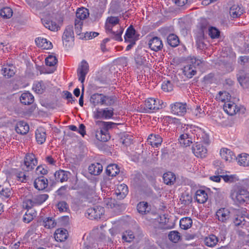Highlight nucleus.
<instances>
[{
  "label": "nucleus",
  "instance_id": "obj_44",
  "mask_svg": "<svg viewBox=\"0 0 249 249\" xmlns=\"http://www.w3.org/2000/svg\"><path fill=\"white\" fill-rule=\"evenodd\" d=\"M97 245L91 237L87 238L84 240L83 249H97Z\"/></svg>",
  "mask_w": 249,
  "mask_h": 249
},
{
  "label": "nucleus",
  "instance_id": "obj_63",
  "mask_svg": "<svg viewBox=\"0 0 249 249\" xmlns=\"http://www.w3.org/2000/svg\"><path fill=\"white\" fill-rule=\"evenodd\" d=\"M245 222V217L243 215H237L234 220V223L236 226L244 225Z\"/></svg>",
  "mask_w": 249,
  "mask_h": 249
},
{
  "label": "nucleus",
  "instance_id": "obj_1",
  "mask_svg": "<svg viewBox=\"0 0 249 249\" xmlns=\"http://www.w3.org/2000/svg\"><path fill=\"white\" fill-rule=\"evenodd\" d=\"M178 131L180 133L178 138L180 144L184 147L190 146L194 140L193 127L184 124L178 128Z\"/></svg>",
  "mask_w": 249,
  "mask_h": 249
},
{
  "label": "nucleus",
  "instance_id": "obj_46",
  "mask_svg": "<svg viewBox=\"0 0 249 249\" xmlns=\"http://www.w3.org/2000/svg\"><path fill=\"white\" fill-rule=\"evenodd\" d=\"M96 124L101 127L103 130H106L108 132V130L114 127L116 124L113 122H106L104 121H98L96 122Z\"/></svg>",
  "mask_w": 249,
  "mask_h": 249
},
{
  "label": "nucleus",
  "instance_id": "obj_59",
  "mask_svg": "<svg viewBox=\"0 0 249 249\" xmlns=\"http://www.w3.org/2000/svg\"><path fill=\"white\" fill-rule=\"evenodd\" d=\"M47 167L43 165H39L36 169V174L38 175H45L48 173Z\"/></svg>",
  "mask_w": 249,
  "mask_h": 249
},
{
  "label": "nucleus",
  "instance_id": "obj_17",
  "mask_svg": "<svg viewBox=\"0 0 249 249\" xmlns=\"http://www.w3.org/2000/svg\"><path fill=\"white\" fill-rule=\"evenodd\" d=\"M128 192V187L124 184L118 185L115 190V194L117 196L118 199H119L124 198L127 195Z\"/></svg>",
  "mask_w": 249,
  "mask_h": 249
},
{
  "label": "nucleus",
  "instance_id": "obj_50",
  "mask_svg": "<svg viewBox=\"0 0 249 249\" xmlns=\"http://www.w3.org/2000/svg\"><path fill=\"white\" fill-rule=\"evenodd\" d=\"M13 15V10L9 7H3L0 10V16L5 18H9Z\"/></svg>",
  "mask_w": 249,
  "mask_h": 249
},
{
  "label": "nucleus",
  "instance_id": "obj_45",
  "mask_svg": "<svg viewBox=\"0 0 249 249\" xmlns=\"http://www.w3.org/2000/svg\"><path fill=\"white\" fill-rule=\"evenodd\" d=\"M192 220L190 217H186L180 219L179 225L181 229L187 230L189 229L192 225Z\"/></svg>",
  "mask_w": 249,
  "mask_h": 249
},
{
  "label": "nucleus",
  "instance_id": "obj_53",
  "mask_svg": "<svg viewBox=\"0 0 249 249\" xmlns=\"http://www.w3.org/2000/svg\"><path fill=\"white\" fill-rule=\"evenodd\" d=\"M168 238L172 242L177 243L180 239V233L176 231H171L168 234Z\"/></svg>",
  "mask_w": 249,
  "mask_h": 249
},
{
  "label": "nucleus",
  "instance_id": "obj_4",
  "mask_svg": "<svg viewBox=\"0 0 249 249\" xmlns=\"http://www.w3.org/2000/svg\"><path fill=\"white\" fill-rule=\"evenodd\" d=\"M37 164V160L33 153L26 154L24 161L21 164L22 169L25 172L32 171Z\"/></svg>",
  "mask_w": 249,
  "mask_h": 249
},
{
  "label": "nucleus",
  "instance_id": "obj_38",
  "mask_svg": "<svg viewBox=\"0 0 249 249\" xmlns=\"http://www.w3.org/2000/svg\"><path fill=\"white\" fill-rule=\"evenodd\" d=\"M36 138L39 144L43 143L46 139V134L43 128L37 129L36 131Z\"/></svg>",
  "mask_w": 249,
  "mask_h": 249
},
{
  "label": "nucleus",
  "instance_id": "obj_3",
  "mask_svg": "<svg viewBox=\"0 0 249 249\" xmlns=\"http://www.w3.org/2000/svg\"><path fill=\"white\" fill-rule=\"evenodd\" d=\"M49 196L47 194H40L35 196L32 199L26 198L23 201V206L27 209H31L35 206L39 205L45 202Z\"/></svg>",
  "mask_w": 249,
  "mask_h": 249
},
{
  "label": "nucleus",
  "instance_id": "obj_10",
  "mask_svg": "<svg viewBox=\"0 0 249 249\" xmlns=\"http://www.w3.org/2000/svg\"><path fill=\"white\" fill-rule=\"evenodd\" d=\"M89 71V66L88 63L85 60H83L81 65L77 69V75L78 79L83 84L86 76Z\"/></svg>",
  "mask_w": 249,
  "mask_h": 249
},
{
  "label": "nucleus",
  "instance_id": "obj_40",
  "mask_svg": "<svg viewBox=\"0 0 249 249\" xmlns=\"http://www.w3.org/2000/svg\"><path fill=\"white\" fill-rule=\"evenodd\" d=\"M104 94L95 93L91 95L90 102L94 106L97 105H103Z\"/></svg>",
  "mask_w": 249,
  "mask_h": 249
},
{
  "label": "nucleus",
  "instance_id": "obj_41",
  "mask_svg": "<svg viewBox=\"0 0 249 249\" xmlns=\"http://www.w3.org/2000/svg\"><path fill=\"white\" fill-rule=\"evenodd\" d=\"M195 68L191 65L188 64L186 65L183 69V72L184 74L189 78H192L196 73Z\"/></svg>",
  "mask_w": 249,
  "mask_h": 249
},
{
  "label": "nucleus",
  "instance_id": "obj_32",
  "mask_svg": "<svg viewBox=\"0 0 249 249\" xmlns=\"http://www.w3.org/2000/svg\"><path fill=\"white\" fill-rule=\"evenodd\" d=\"M137 209L139 213L145 214L151 211V207L147 202L141 201L137 204Z\"/></svg>",
  "mask_w": 249,
  "mask_h": 249
},
{
  "label": "nucleus",
  "instance_id": "obj_25",
  "mask_svg": "<svg viewBox=\"0 0 249 249\" xmlns=\"http://www.w3.org/2000/svg\"><path fill=\"white\" fill-rule=\"evenodd\" d=\"M15 130L18 134L24 135L28 132L29 126L26 122L19 121L17 124Z\"/></svg>",
  "mask_w": 249,
  "mask_h": 249
},
{
  "label": "nucleus",
  "instance_id": "obj_42",
  "mask_svg": "<svg viewBox=\"0 0 249 249\" xmlns=\"http://www.w3.org/2000/svg\"><path fill=\"white\" fill-rule=\"evenodd\" d=\"M33 89L37 94H42L46 89V86L42 81L36 82L33 85Z\"/></svg>",
  "mask_w": 249,
  "mask_h": 249
},
{
  "label": "nucleus",
  "instance_id": "obj_21",
  "mask_svg": "<svg viewBox=\"0 0 249 249\" xmlns=\"http://www.w3.org/2000/svg\"><path fill=\"white\" fill-rule=\"evenodd\" d=\"M147 142L152 147H158L162 142V138L159 135L152 134L149 136Z\"/></svg>",
  "mask_w": 249,
  "mask_h": 249
},
{
  "label": "nucleus",
  "instance_id": "obj_62",
  "mask_svg": "<svg viewBox=\"0 0 249 249\" xmlns=\"http://www.w3.org/2000/svg\"><path fill=\"white\" fill-rule=\"evenodd\" d=\"M57 207L60 212H66L69 209L68 204L64 201L59 202L57 204Z\"/></svg>",
  "mask_w": 249,
  "mask_h": 249
},
{
  "label": "nucleus",
  "instance_id": "obj_30",
  "mask_svg": "<svg viewBox=\"0 0 249 249\" xmlns=\"http://www.w3.org/2000/svg\"><path fill=\"white\" fill-rule=\"evenodd\" d=\"M74 38V32L73 30V26L72 25H68L66 27L63 35L62 36L63 40L66 42H69L71 39Z\"/></svg>",
  "mask_w": 249,
  "mask_h": 249
},
{
  "label": "nucleus",
  "instance_id": "obj_11",
  "mask_svg": "<svg viewBox=\"0 0 249 249\" xmlns=\"http://www.w3.org/2000/svg\"><path fill=\"white\" fill-rule=\"evenodd\" d=\"M236 200L240 204L249 202V191L244 189H240L235 193Z\"/></svg>",
  "mask_w": 249,
  "mask_h": 249
},
{
  "label": "nucleus",
  "instance_id": "obj_28",
  "mask_svg": "<svg viewBox=\"0 0 249 249\" xmlns=\"http://www.w3.org/2000/svg\"><path fill=\"white\" fill-rule=\"evenodd\" d=\"M219 239L215 235L211 234L204 238V244L209 247L213 248L218 242Z\"/></svg>",
  "mask_w": 249,
  "mask_h": 249
},
{
  "label": "nucleus",
  "instance_id": "obj_56",
  "mask_svg": "<svg viewBox=\"0 0 249 249\" xmlns=\"http://www.w3.org/2000/svg\"><path fill=\"white\" fill-rule=\"evenodd\" d=\"M231 95L227 91H220L219 92V96L217 97L218 100L221 101L222 102H226L228 101H230L231 99Z\"/></svg>",
  "mask_w": 249,
  "mask_h": 249
},
{
  "label": "nucleus",
  "instance_id": "obj_29",
  "mask_svg": "<svg viewBox=\"0 0 249 249\" xmlns=\"http://www.w3.org/2000/svg\"><path fill=\"white\" fill-rule=\"evenodd\" d=\"M69 174V173L68 172L60 170L56 171L54 173V176L56 181L63 182L66 181L68 179Z\"/></svg>",
  "mask_w": 249,
  "mask_h": 249
},
{
  "label": "nucleus",
  "instance_id": "obj_34",
  "mask_svg": "<svg viewBox=\"0 0 249 249\" xmlns=\"http://www.w3.org/2000/svg\"><path fill=\"white\" fill-rule=\"evenodd\" d=\"M21 103L24 105H30L34 101L33 95L29 92L23 93L20 97Z\"/></svg>",
  "mask_w": 249,
  "mask_h": 249
},
{
  "label": "nucleus",
  "instance_id": "obj_14",
  "mask_svg": "<svg viewBox=\"0 0 249 249\" xmlns=\"http://www.w3.org/2000/svg\"><path fill=\"white\" fill-rule=\"evenodd\" d=\"M149 48L155 52L161 50L163 48V44L161 39L157 36L151 38L148 42Z\"/></svg>",
  "mask_w": 249,
  "mask_h": 249
},
{
  "label": "nucleus",
  "instance_id": "obj_9",
  "mask_svg": "<svg viewBox=\"0 0 249 249\" xmlns=\"http://www.w3.org/2000/svg\"><path fill=\"white\" fill-rule=\"evenodd\" d=\"M170 107L171 112L178 116H183L187 111L186 103L176 102L171 105Z\"/></svg>",
  "mask_w": 249,
  "mask_h": 249
},
{
  "label": "nucleus",
  "instance_id": "obj_43",
  "mask_svg": "<svg viewBox=\"0 0 249 249\" xmlns=\"http://www.w3.org/2000/svg\"><path fill=\"white\" fill-rule=\"evenodd\" d=\"M167 41L168 44L172 47L178 46L179 43L178 36L173 34H170L168 36Z\"/></svg>",
  "mask_w": 249,
  "mask_h": 249
},
{
  "label": "nucleus",
  "instance_id": "obj_27",
  "mask_svg": "<svg viewBox=\"0 0 249 249\" xmlns=\"http://www.w3.org/2000/svg\"><path fill=\"white\" fill-rule=\"evenodd\" d=\"M95 137L98 140L103 142H106L110 138L108 132L102 128L96 131Z\"/></svg>",
  "mask_w": 249,
  "mask_h": 249
},
{
  "label": "nucleus",
  "instance_id": "obj_58",
  "mask_svg": "<svg viewBox=\"0 0 249 249\" xmlns=\"http://www.w3.org/2000/svg\"><path fill=\"white\" fill-rule=\"evenodd\" d=\"M161 89L164 91L169 92L173 89V85L170 81H165L162 83Z\"/></svg>",
  "mask_w": 249,
  "mask_h": 249
},
{
  "label": "nucleus",
  "instance_id": "obj_13",
  "mask_svg": "<svg viewBox=\"0 0 249 249\" xmlns=\"http://www.w3.org/2000/svg\"><path fill=\"white\" fill-rule=\"evenodd\" d=\"M238 81L244 89H249V73L241 70L237 75Z\"/></svg>",
  "mask_w": 249,
  "mask_h": 249
},
{
  "label": "nucleus",
  "instance_id": "obj_64",
  "mask_svg": "<svg viewBox=\"0 0 249 249\" xmlns=\"http://www.w3.org/2000/svg\"><path fill=\"white\" fill-rule=\"evenodd\" d=\"M119 21L120 20L119 18L117 17L111 16L110 17H108L107 19V22L112 26H115L119 24Z\"/></svg>",
  "mask_w": 249,
  "mask_h": 249
},
{
  "label": "nucleus",
  "instance_id": "obj_54",
  "mask_svg": "<svg viewBox=\"0 0 249 249\" xmlns=\"http://www.w3.org/2000/svg\"><path fill=\"white\" fill-rule=\"evenodd\" d=\"M132 136L131 135L126 134L121 137L120 142L123 144L127 146L132 143Z\"/></svg>",
  "mask_w": 249,
  "mask_h": 249
},
{
  "label": "nucleus",
  "instance_id": "obj_6",
  "mask_svg": "<svg viewBox=\"0 0 249 249\" xmlns=\"http://www.w3.org/2000/svg\"><path fill=\"white\" fill-rule=\"evenodd\" d=\"M114 114V109L107 107L103 109H97L94 112V117L96 119H109Z\"/></svg>",
  "mask_w": 249,
  "mask_h": 249
},
{
  "label": "nucleus",
  "instance_id": "obj_5",
  "mask_svg": "<svg viewBox=\"0 0 249 249\" xmlns=\"http://www.w3.org/2000/svg\"><path fill=\"white\" fill-rule=\"evenodd\" d=\"M163 103L158 99L149 98L145 101L144 109L146 112H154L162 108Z\"/></svg>",
  "mask_w": 249,
  "mask_h": 249
},
{
  "label": "nucleus",
  "instance_id": "obj_52",
  "mask_svg": "<svg viewBox=\"0 0 249 249\" xmlns=\"http://www.w3.org/2000/svg\"><path fill=\"white\" fill-rule=\"evenodd\" d=\"M208 34L212 39L218 38L220 36V31L214 27H209L208 28Z\"/></svg>",
  "mask_w": 249,
  "mask_h": 249
},
{
  "label": "nucleus",
  "instance_id": "obj_51",
  "mask_svg": "<svg viewBox=\"0 0 249 249\" xmlns=\"http://www.w3.org/2000/svg\"><path fill=\"white\" fill-rule=\"evenodd\" d=\"M42 225L46 228L51 229L56 226V223L52 217H47L43 220Z\"/></svg>",
  "mask_w": 249,
  "mask_h": 249
},
{
  "label": "nucleus",
  "instance_id": "obj_7",
  "mask_svg": "<svg viewBox=\"0 0 249 249\" xmlns=\"http://www.w3.org/2000/svg\"><path fill=\"white\" fill-rule=\"evenodd\" d=\"M104 213V208L101 206H94L89 208L86 213V215L91 220L100 219Z\"/></svg>",
  "mask_w": 249,
  "mask_h": 249
},
{
  "label": "nucleus",
  "instance_id": "obj_55",
  "mask_svg": "<svg viewBox=\"0 0 249 249\" xmlns=\"http://www.w3.org/2000/svg\"><path fill=\"white\" fill-rule=\"evenodd\" d=\"M116 97L114 96H106L104 95L103 105L109 106L112 105L115 102Z\"/></svg>",
  "mask_w": 249,
  "mask_h": 249
},
{
  "label": "nucleus",
  "instance_id": "obj_16",
  "mask_svg": "<svg viewBox=\"0 0 249 249\" xmlns=\"http://www.w3.org/2000/svg\"><path fill=\"white\" fill-rule=\"evenodd\" d=\"M223 108L227 114L231 116L234 115L239 111L235 104L230 101H228L224 103Z\"/></svg>",
  "mask_w": 249,
  "mask_h": 249
},
{
  "label": "nucleus",
  "instance_id": "obj_26",
  "mask_svg": "<svg viewBox=\"0 0 249 249\" xmlns=\"http://www.w3.org/2000/svg\"><path fill=\"white\" fill-rule=\"evenodd\" d=\"M54 237L57 241H64L68 238V231L64 229H58L54 232Z\"/></svg>",
  "mask_w": 249,
  "mask_h": 249
},
{
  "label": "nucleus",
  "instance_id": "obj_31",
  "mask_svg": "<svg viewBox=\"0 0 249 249\" xmlns=\"http://www.w3.org/2000/svg\"><path fill=\"white\" fill-rule=\"evenodd\" d=\"M195 198L198 203L202 204L207 200L208 196L205 191L199 189L196 191Z\"/></svg>",
  "mask_w": 249,
  "mask_h": 249
},
{
  "label": "nucleus",
  "instance_id": "obj_20",
  "mask_svg": "<svg viewBox=\"0 0 249 249\" xmlns=\"http://www.w3.org/2000/svg\"><path fill=\"white\" fill-rule=\"evenodd\" d=\"M220 154L223 159L229 162H231L235 158V156L232 151L227 148L221 149Z\"/></svg>",
  "mask_w": 249,
  "mask_h": 249
},
{
  "label": "nucleus",
  "instance_id": "obj_36",
  "mask_svg": "<svg viewBox=\"0 0 249 249\" xmlns=\"http://www.w3.org/2000/svg\"><path fill=\"white\" fill-rule=\"evenodd\" d=\"M88 169L90 174L97 176L102 171L103 166L100 163H96L89 165Z\"/></svg>",
  "mask_w": 249,
  "mask_h": 249
},
{
  "label": "nucleus",
  "instance_id": "obj_8",
  "mask_svg": "<svg viewBox=\"0 0 249 249\" xmlns=\"http://www.w3.org/2000/svg\"><path fill=\"white\" fill-rule=\"evenodd\" d=\"M194 139L196 137L198 143L203 142L206 144L209 143V136L205 131L200 128H193Z\"/></svg>",
  "mask_w": 249,
  "mask_h": 249
},
{
  "label": "nucleus",
  "instance_id": "obj_12",
  "mask_svg": "<svg viewBox=\"0 0 249 249\" xmlns=\"http://www.w3.org/2000/svg\"><path fill=\"white\" fill-rule=\"evenodd\" d=\"M113 26L112 25L106 23V29L107 31L110 33V36L111 38L117 41H122L123 39L121 37L122 34L123 32V29L120 26V29L116 32L112 30Z\"/></svg>",
  "mask_w": 249,
  "mask_h": 249
},
{
  "label": "nucleus",
  "instance_id": "obj_47",
  "mask_svg": "<svg viewBox=\"0 0 249 249\" xmlns=\"http://www.w3.org/2000/svg\"><path fill=\"white\" fill-rule=\"evenodd\" d=\"M239 165L243 166H249V155L242 154L238 155L237 158Z\"/></svg>",
  "mask_w": 249,
  "mask_h": 249
},
{
  "label": "nucleus",
  "instance_id": "obj_2",
  "mask_svg": "<svg viewBox=\"0 0 249 249\" xmlns=\"http://www.w3.org/2000/svg\"><path fill=\"white\" fill-rule=\"evenodd\" d=\"M89 15V11L87 9L83 8L77 9L74 21L75 32L77 35L82 34L83 21Z\"/></svg>",
  "mask_w": 249,
  "mask_h": 249
},
{
  "label": "nucleus",
  "instance_id": "obj_49",
  "mask_svg": "<svg viewBox=\"0 0 249 249\" xmlns=\"http://www.w3.org/2000/svg\"><path fill=\"white\" fill-rule=\"evenodd\" d=\"M2 71L3 75L7 78L12 77L15 73L14 69L10 66L3 68Z\"/></svg>",
  "mask_w": 249,
  "mask_h": 249
},
{
  "label": "nucleus",
  "instance_id": "obj_33",
  "mask_svg": "<svg viewBox=\"0 0 249 249\" xmlns=\"http://www.w3.org/2000/svg\"><path fill=\"white\" fill-rule=\"evenodd\" d=\"M175 175L171 172L164 173L163 175L164 183L168 185H172L174 184L176 181Z\"/></svg>",
  "mask_w": 249,
  "mask_h": 249
},
{
  "label": "nucleus",
  "instance_id": "obj_57",
  "mask_svg": "<svg viewBox=\"0 0 249 249\" xmlns=\"http://www.w3.org/2000/svg\"><path fill=\"white\" fill-rule=\"evenodd\" d=\"M57 62V59L54 56L50 55L45 59L46 65L52 67L54 66Z\"/></svg>",
  "mask_w": 249,
  "mask_h": 249
},
{
  "label": "nucleus",
  "instance_id": "obj_48",
  "mask_svg": "<svg viewBox=\"0 0 249 249\" xmlns=\"http://www.w3.org/2000/svg\"><path fill=\"white\" fill-rule=\"evenodd\" d=\"M44 26L50 30L54 31L57 30L58 26L55 22L47 19L42 20Z\"/></svg>",
  "mask_w": 249,
  "mask_h": 249
},
{
  "label": "nucleus",
  "instance_id": "obj_37",
  "mask_svg": "<svg viewBox=\"0 0 249 249\" xmlns=\"http://www.w3.org/2000/svg\"><path fill=\"white\" fill-rule=\"evenodd\" d=\"M243 13V10L239 5H233L230 9V14L233 18L239 17Z\"/></svg>",
  "mask_w": 249,
  "mask_h": 249
},
{
  "label": "nucleus",
  "instance_id": "obj_19",
  "mask_svg": "<svg viewBox=\"0 0 249 249\" xmlns=\"http://www.w3.org/2000/svg\"><path fill=\"white\" fill-rule=\"evenodd\" d=\"M139 35L136 34V30L132 25L129 26L124 36L125 41H136L138 39Z\"/></svg>",
  "mask_w": 249,
  "mask_h": 249
},
{
  "label": "nucleus",
  "instance_id": "obj_24",
  "mask_svg": "<svg viewBox=\"0 0 249 249\" xmlns=\"http://www.w3.org/2000/svg\"><path fill=\"white\" fill-rule=\"evenodd\" d=\"M36 45L42 49H50L53 47L52 43L46 38L41 37H37L35 40Z\"/></svg>",
  "mask_w": 249,
  "mask_h": 249
},
{
  "label": "nucleus",
  "instance_id": "obj_39",
  "mask_svg": "<svg viewBox=\"0 0 249 249\" xmlns=\"http://www.w3.org/2000/svg\"><path fill=\"white\" fill-rule=\"evenodd\" d=\"M120 172V169L117 164H111L108 165L106 169L107 174L111 177H115Z\"/></svg>",
  "mask_w": 249,
  "mask_h": 249
},
{
  "label": "nucleus",
  "instance_id": "obj_15",
  "mask_svg": "<svg viewBox=\"0 0 249 249\" xmlns=\"http://www.w3.org/2000/svg\"><path fill=\"white\" fill-rule=\"evenodd\" d=\"M192 151L195 155L197 157L201 158L206 156L207 150L202 144L196 142L194 146L192 147Z\"/></svg>",
  "mask_w": 249,
  "mask_h": 249
},
{
  "label": "nucleus",
  "instance_id": "obj_61",
  "mask_svg": "<svg viewBox=\"0 0 249 249\" xmlns=\"http://www.w3.org/2000/svg\"><path fill=\"white\" fill-rule=\"evenodd\" d=\"M193 113L196 118L202 117L205 115L204 111L200 107H196L193 111Z\"/></svg>",
  "mask_w": 249,
  "mask_h": 249
},
{
  "label": "nucleus",
  "instance_id": "obj_35",
  "mask_svg": "<svg viewBox=\"0 0 249 249\" xmlns=\"http://www.w3.org/2000/svg\"><path fill=\"white\" fill-rule=\"evenodd\" d=\"M12 195V188L10 186L8 187L0 185V197L2 199H6L10 197Z\"/></svg>",
  "mask_w": 249,
  "mask_h": 249
},
{
  "label": "nucleus",
  "instance_id": "obj_60",
  "mask_svg": "<svg viewBox=\"0 0 249 249\" xmlns=\"http://www.w3.org/2000/svg\"><path fill=\"white\" fill-rule=\"evenodd\" d=\"M204 61L202 59L193 57L190 59L191 64L195 68L196 66L200 67L203 64Z\"/></svg>",
  "mask_w": 249,
  "mask_h": 249
},
{
  "label": "nucleus",
  "instance_id": "obj_18",
  "mask_svg": "<svg viewBox=\"0 0 249 249\" xmlns=\"http://www.w3.org/2000/svg\"><path fill=\"white\" fill-rule=\"evenodd\" d=\"M34 187L38 190H43L46 188L48 185V179L43 176L36 178L34 182Z\"/></svg>",
  "mask_w": 249,
  "mask_h": 249
},
{
  "label": "nucleus",
  "instance_id": "obj_23",
  "mask_svg": "<svg viewBox=\"0 0 249 249\" xmlns=\"http://www.w3.org/2000/svg\"><path fill=\"white\" fill-rule=\"evenodd\" d=\"M196 44L197 48L200 50L207 48V44L205 42V36L202 32H198L196 36Z\"/></svg>",
  "mask_w": 249,
  "mask_h": 249
},
{
  "label": "nucleus",
  "instance_id": "obj_22",
  "mask_svg": "<svg viewBox=\"0 0 249 249\" xmlns=\"http://www.w3.org/2000/svg\"><path fill=\"white\" fill-rule=\"evenodd\" d=\"M230 211L226 208H221L219 209L216 213V215L218 219L222 222H226L230 218Z\"/></svg>",
  "mask_w": 249,
  "mask_h": 249
}]
</instances>
